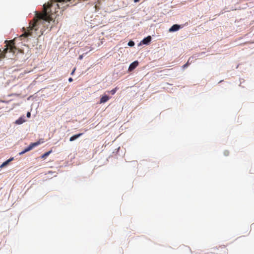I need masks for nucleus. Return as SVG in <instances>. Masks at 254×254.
<instances>
[{"instance_id": "obj_1", "label": "nucleus", "mask_w": 254, "mask_h": 254, "mask_svg": "<svg viewBox=\"0 0 254 254\" xmlns=\"http://www.w3.org/2000/svg\"><path fill=\"white\" fill-rule=\"evenodd\" d=\"M44 142L43 139H41L39 141L30 144L24 150L19 153V154H23L25 152L31 150L34 147L40 145V144Z\"/></svg>"}, {"instance_id": "obj_2", "label": "nucleus", "mask_w": 254, "mask_h": 254, "mask_svg": "<svg viewBox=\"0 0 254 254\" xmlns=\"http://www.w3.org/2000/svg\"><path fill=\"white\" fill-rule=\"evenodd\" d=\"M110 99V97L107 95H103L100 100L99 103L100 104H103L107 102L109 99Z\"/></svg>"}, {"instance_id": "obj_3", "label": "nucleus", "mask_w": 254, "mask_h": 254, "mask_svg": "<svg viewBox=\"0 0 254 254\" xmlns=\"http://www.w3.org/2000/svg\"><path fill=\"white\" fill-rule=\"evenodd\" d=\"M138 65V62L137 61H134L133 62V63H132L129 67H128V71H132L134 69H135Z\"/></svg>"}, {"instance_id": "obj_4", "label": "nucleus", "mask_w": 254, "mask_h": 254, "mask_svg": "<svg viewBox=\"0 0 254 254\" xmlns=\"http://www.w3.org/2000/svg\"><path fill=\"white\" fill-rule=\"evenodd\" d=\"M180 26L177 24L173 25L169 29L170 32H174L178 30L180 28Z\"/></svg>"}, {"instance_id": "obj_5", "label": "nucleus", "mask_w": 254, "mask_h": 254, "mask_svg": "<svg viewBox=\"0 0 254 254\" xmlns=\"http://www.w3.org/2000/svg\"><path fill=\"white\" fill-rule=\"evenodd\" d=\"M151 40V37L150 36H147V37L144 38L142 41V43L143 44H145V45H147L148 44Z\"/></svg>"}, {"instance_id": "obj_6", "label": "nucleus", "mask_w": 254, "mask_h": 254, "mask_svg": "<svg viewBox=\"0 0 254 254\" xmlns=\"http://www.w3.org/2000/svg\"><path fill=\"white\" fill-rule=\"evenodd\" d=\"M82 134H83V133H78V134H77L74 135L72 136L69 138V141H74V140H75V139H76L77 138H78L79 137L81 136Z\"/></svg>"}, {"instance_id": "obj_7", "label": "nucleus", "mask_w": 254, "mask_h": 254, "mask_svg": "<svg viewBox=\"0 0 254 254\" xmlns=\"http://www.w3.org/2000/svg\"><path fill=\"white\" fill-rule=\"evenodd\" d=\"M13 158H9V159H8L7 160H6V161L4 162L0 166V168H2L4 167H5V166H6L8 164V163L11 162L12 160H13Z\"/></svg>"}, {"instance_id": "obj_8", "label": "nucleus", "mask_w": 254, "mask_h": 254, "mask_svg": "<svg viewBox=\"0 0 254 254\" xmlns=\"http://www.w3.org/2000/svg\"><path fill=\"white\" fill-rule=\"evenodd\" d=\"M118 90V88L117 87H116L114 89H113L111 90L110 91H109V92L112 95H114Z\"/></svg>"}, {"instance_id": "obj_9", "label": "nucleus", "mask_w": 254, "mask_h": 254, "mask_svg": "<svg viewBox=\"0 0 254 254\" xmlns=\"http://www.w3.org/2000/svg\"><path fill=\"white\" fill-rule=\"evenodd\" d=\"M24 121L22 119L20 118L18 120H16L15 123L18 125L21 124L23 123Z\"/></svg>"}, {"instance_id": "obj_10", "label": "nucleus", "mask_w": 254, "mask_h": 254, "mask_svg": "<svg viewBox=\"0 0 254 254\" xmlns=\"http://www.w3.org/2000/svg\"><path fill=\"white\" fill-rule=\"evenodd\" d=\"M52 151H49L48 152H47L46 153H45L42 156V158H46L47 156H48L51 153Z\"/></svg>"}, {"instance_id": "obj_11", "label": "nucleus", "mask_w": 254, "mask_h": 254, "mask_svg": "<svg viewBox=\"0 0 254 254\" xmlns=\"http://www.w3.org/2000/svg\"><path fill=\"white\" fill-rule=\"evenodd\" d=\"M128 45L129 46H130V47H132V46H133L134 45V43L133 41H130L128 43Z\"/></svg>"}, {"instance_id": "obj_12", "label": "nucleus", "mask_w": 254, "mask_h": 254, "mask_svg": "<svg viewBox=\"0 0 254 254\" xmlns=\"http://www.w3.org/2000/svg\"><path fill=\"white\" fill-rule=\"evenodd\" d=\"M189 60H190V59ZM189 64H190L189 61H188V62L183 65V67L184 68L187 67L189 65Z\"/></svg>"}, {"instance_id": "obj_13", "label": "nucleus", "mask_w": 254, "mask_h": 254, "mask_svg": "<svg viewBox=\"0 0 254 254\" xmlns=\"http://www.w3.org/2000/svg\"><path fill=\"white\" fill-rule=\"evenodd\" d=\"M75 70H76V67H74V68L73 69V70H72V72H71V75H73L74 74V72H75Z\"/></svg>"}, {"instance_id": "obj_14", "label": "nucleus", "mask_w": 254, "mask_h": 254, "mask_svg": "<svg viewBox=\"0 0 254 254\" xmlns=\"http://www.w3.org/2000/svg\"><path fill=\"white\" fill-rule=\"evenodd\" d=\"M30 116H31V114H30V112H28V113H27V117L28 118H29V117H30Z\"/></svg>"}, {"instance_id": "obj_15", "label": "nucleus", "mask_w": 254, "mask_h": 254, "mask_svg": "<svg viewBox=\"0 0 254 254\" xmlns=\"http://www.w3.org/2000/svg\"><path fill=\"white\" fill-rule=\"evenodd\" d=\"M72 81H73V79H72V78L71 77L69 78V79H68V81L69 82H72Z\"/></svg>"}, {"instance_id": "obj_16", "label": "nucleus", "mask_w": 254, "mask_h": 254, "mask_svg": "<svg viewBox=\"0 0 254 254\" xmlns=\"http://www.w3.org/2000/svg\"><path fill=\"white\" fill-rule=\"evenodd\" d=\"M224 154H225V155H228V151H225L224 152Z\"/></svg>"}, {"instance_id": "obj_17", "label": "nucleus", "mask_w": 254, "mask_h": 254, "mask_svg": "<svg viewBox=\"0 0 254 254\" xmlns=\"http://www.w3.org/2000/svg\"><path fill=\"white\" fill-rule=\"evenodd\" d=\"M82 59V56L81 55V56H79V59L81 60Z\"/></svg>"}, {"instance_id": "obj_18", "label": "nucleus", "mask_w": 254, "mask_h": 254, "mask_svg": "<svg viewBox=\"0 0 254 254\" xmlns=\"http://www.w3.org/2000/svg\"><path fill=\"white\" fill-rule=\"evenodd\" d=\"M140 0H134V2H137L139 1Z\"/></svg>"}]
</instances>
